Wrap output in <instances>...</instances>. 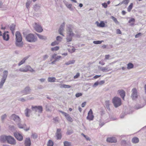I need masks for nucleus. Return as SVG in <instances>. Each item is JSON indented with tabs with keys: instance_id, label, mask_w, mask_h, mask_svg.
Here are the masks:
<instances>
[{
	"instance_id": "9d476101",
	"label": "nucleus",
	"mask_w": 146,
	"mask_h": 146,
	"mask_svg": "<svg viewBox=\"0 0 146 146\" xmlns=\"http://www.w3.org/2000/svg\"><path fill=\"white\" fill-rule=\"evenodd\" d=\"M60 111L65 116L68 121L71 122L73 121L72 118L69 116L68 114L61 111Z\"/></svg>"
},
{
	"instance_id": "338daca9",
	"label": "nucleus",
	"mask_w": 146,
	"mask_h": 146,
	"mask_svg": "<svg viewBox=\"0 0 146 146\" xmlns=\"http://www.w3.org/2000/svg\"><path fill=\"white\" fill-rule=\"evenodd\" d=\"M48 56L47 55H46L44 56L43 58L44 60H45L48 57Z\"/></svg>"
},
{
	"instance_id": "58836bf2",
	"label": "nucleus",
	"mask_w": 146,
	"mask_h": 146,
	"mask_svg": "<svg viewBox=\"0 0 146 146\" xmlns=\"http://www.w3.org/2000/svg\"><path fill=\"white\" fill-rule=\"evenodd\" d=\"M62 39V38L60 36H58L56 38V40L59 43L61 41Z\"/></svg>"
},
{
	"instance_id": "de8ad7c7",
	"label": "nucleus",
	"mask_w": 146,
	"mask_h": 146,
	"mask_svg": "<svg viewBox=\"0 0 146 146\" xmlns=\"http://www.w3.org/2000/svg\"><path fill=\"white\" fill-rule=\"evenodd\" d=\"M81 135H83L86 139L87 140H90V139L88 137H87L86 135H84L83 133H82Z\"/></svg>"
},
{
	"instance_id": "cd10ccee",
	"label": "nucleus",
	"mask_w": 146,
	"mask_h": 146,
	"mask_svg": "<svg viewBox=\"0 0 146 146\" xmlns=\"http://www.w3.org/2000/svg\"><path fill=\"white\" fill-rule=\"evenodd\" d=\"M28 58L27 57H25L23 59V60L19 63V66H20L25 62L26 60Z\"/></svg>"
},
{
	"instance_id": "09e8293b",
	"label": "nucleus",
	"mask_w": 146,
	"mask_h": 146,
	"mask_svg": "<svg viewBox=\"0 0 146 146\" xmlns=\"http://www.w3.org/2000/svg\"><path fill=\"white\" fill-rule=\"evenodd\" d=\"M82 95V94L81 93H77L76 94V97H78Z\"/></svg>"
},
{
	"instance_id": "79ce46f5",
	"label": "nucleus",
	"mask_w": 146,
	"mask_h": 146,
	"mask_svg": "<svg viewBox=\"0 0 146 146\" xmlns=\"http://www.w3.org/2000/svg\"><path fill=\"white\" fill-rule=\"evenodd\" d=\"M38 36V37L41 39H45L46 38V37L42 35H40L38 34H36Z\"/></svg>"
},
{
	"instance_id": "37998d69",
	"label": "nucleus",
	"mask_w": 146,
	"mask_h": 146,
	"mask_svg": "<svg viewBox=\"0 0 146 146\" xmlns=\"http://www.w3.org/2000/svg\"><path fill=\"white\" fill-rule=\"evenodd\" d=\"M66 7L70 10H72V5L71 4H66Z\"/></svg>"
},
{
	"instance_id": "bf43d9fd",
	"label": "nucleus",
	"mask_w": 146,
	"mask_h": 146,
	"mask_svg": "<svg viewBox=\"0 0 146 146\" xmlns=\"http://www.w3.org/2000/svg\"><path fill=\"white\" fill-rule=\"evenodd\" d=\"M86 102H84L83 103L81 104V106L82 107H84L86 105Z\"/></svg>"
},
{
	"instance_id": "5fc2aeb1",
	"label": "nucleus",
	"mask_w": 146,
	"mask_h": 146,
	"mask_svg": "<svg viewBox=\"0 0 146 146\" xmlns=\"http://www.w3.org/2000/svg\"><path fill=\"white\" fill-rule=\"evenodd\" d=\"M116 33L118 34H121V31L119 29H117L116 30Z\"/></svg>"
},
{
	"instance_id": "20e7f679",
	"label": "nucleus",
	"mask_w": 146,
	"mask_h": 146,
	"mask_svg": "<svg viewBox=\"0 0 146 146\" xmlns=\"http://www.w3.org/2000/svg\"><path fill=\"white\" fill-rule=\"evenodd\" d=\"M112 102L116 108L120 106L121 104V100L120 98L118 97H114L112 100Z\"/></svg>"
},
{
	"instance_id": "423d86ee",
	"label": "nucleus",
	"mask_w": 146,
	"mask_h": 146,
	"mask_svg": "<svg viewBox=\"0 0 146 146\" xmlns=\"http://www.w3.org/2000/svg\"><path fill=\"white\" fill-rule=\"evenodd\" d=\"M19 70L21 72H26L28 71H30L31 72H34V70L31 68L30 66H27L25 67V68H20Z\"/></svg>"
},
{
	"instance_id": "ddd939ff",
	"label": "nucleus",
	"mask_w": 146,
	"mask_h": 146,
	"mask_svg": "<svg viewBox=\"0 0 146 146\" xmlns=\"http://www.w3.org/2000/svg\"><path fill=\"white\" fill-rule=\"evenodd\" d=\"M32 109H35V110L36 111L37 110H38L40 112H42V106H32Z\"/></svg>"
},
{
	"instance_id": "864d4df0",
	"label": "nucleus",
	"mask_w": 146,
	"mask_h": 146,
	"mask_svg": "<svg viewBox=\"0 0 146 146\" xmlns=\"http://www.w3.org/2000/svg\"><path fill=\"white\" fill-rule=\"evenodd\" d=\"M57 54H53L52 56V58L54 59L55 60Z\"/></svg>"
},
{
	"instance_id": "bb28decb",
	"label": "nucleus",
	"mask_w": 146,
	"mask_h": 146,
	"mask_svg": "<svg viewBox=\"0 0 146 146\" xmlns=\"http://www.w3.org/2000/svg\"><path fill=\"white\" fill-rule=\"evenodd\" d=\"M56 80V78L54 77H50L48 78V82H54Z\"/></svg>"
},
{
	"instance_id": "2f4dec72",
	"label": "nucleus",
	"mask_w": 146,
	"mask_h": 146,
	"mask_svg": "<svg viewBox=\"0 0 146 146\" xmlns=\"http://www.w3.org/2000/svg\"><path fill=\"white\" fill-rule=\"evenodd\" d=\"M53 142L51 140H49L47 143V146H53Z\"/></svg>"
},
{
	"instance_id": "e433bc0d",
	"label": "nucleus",
	"mask_w": 146,
	"mask_h": 146,
	"mask_svg": "<svg viewBox=\"0 0 146 146\" xmlns=\"http://www.w3.org/2000/svg\"><path fill=\"white\" fill-rule=\"evenodd\" d=\"M104 40H101V41H93V42L94 44H101L103 42H104Z\"/></svg>"
},
{
	"instance_id": "c85d7f7f",
	"label": "nucleus",
	"mask_w": 146,
	"mask_h": 146,
	"mask_svg": "<svg viewBox=\"0 0 146 146\" xmlns=\"http://www.w3.org/2000/svg\"><path fill=\"white\" fill-rule=\"evenodd\" d=\"M15 25H11L10 27V29L13 35H14V31L15 30Z\"/></svg>"
},
{
	"instance_id": "3c124183",
	"label": "nucleus",
	"mask_w": 146,
	"mask_h": 146,
	"mask_svg": "<svg viewBox=\"0 0 146 146\" xmlns=\"http://www.w3.org/2000/svg\"><path fill=\"white\" fill-rule=\"evenodd\" d=\"M102 5L104 8H106L108 6L107 4L106 3H102Z\"/></svg>"
},
{
	"instance_id": "13d9d810",
	"label": "nucleus",
	"mask_w": 146,
	"mask_h": 146,
	"mask_svg": "<svg viewBox=\"0 0 146 146\" xmlns=\"http://www.w3.org/2000/svg\"><path fill=\"white\" fill-rule=\"evenodd\" d=\"M6 114H4L2 115L1 117V119L2 120H3L4 119L6 118Z\"/></svg>"
},
{
	"instance_id": "69168bd1",
	"label": "nucleus",
	"mask_w": 146,
	"mask_h": 146,
	"mask_svg": "<svg viewBox=\"0 0 146 146\" xmlns=\"http://www.w3.org/2000/svg\"><path fill=\"white\" fill-rule=\"evenodd\" d=\"M101 76V75H96L94 76V79H96L100 77Z\"/></svg>"
},
{
	"instance_id": "49530a36",
	"label": "nucleus",
	"mask_w": 146,
	"mask_h": 146,
	"mask_svg": "<svg viewBox=\"0 0 146 146\" xmlns=\"http://www.w3.org/2000/svg\"><path fill=\"white\" fill-rule=\"evenodd\" d=\"M80 76V74L79 73H77L76 75L74 76V79H76L77 78L79 77Z\"/></svg>"
},
{
	"instance_id": "c9c22d12",
	"label": "nucleus",
	"mask_w": 146,
	"mask_h": 146,
	"mask_svg": "<svg viewBox=\"0 0 146 146\" xmlns=\"http://www.w3.org/2000/svg\"><path fill=\"white\" fill-rule=\"evenodd\" d=\"M64 146H71L70 143L67 141H65L64 142Z\"/></svg>"
},
{
	"instance_id": "1a4fd4ad",
	"label": "nucleus",
	"mask_w": 146,
	"mask_h": 146,
	"mask_svg": "<svg viewBox=\"0 0 146 146\" xmlns=\"http://www.w3.org/2000/svg\"><path fill=\"white\" fill-rule=\"evenodd\" d=\"M94 118V115L93 114V112L91 109H90L88 113V116L87 117V119L90 121L92 120Z\"/></svg>"
},
{
	"instance_id": "b1692460",
	"label": "nucleus",
	"mask_w": 146,
	"mask_h": 146,
	"mask_svg": "<svg viewBox=\"0 0 146 146\" xmlns=\"http://www.w3.org/2000/svg\"><path fill=\"white\" fill-rule=\"evenodd\" d=\"M135 20L134 18H131L129 21V23L130 24L131 26H133L134 24V23L135 22Z\"/></svg>"
},
{
	"instance_id": "8fccbe9b",
	"label": "nucleus",
	"mask_w": 146,
	"mask_h": 146,
	"mask_svg": "<svg viewBox=\"0 0 146 146\" xmlns=\"http://www.w3.org/2000/svg\"><path fill=\"white\" fill-rule=\"evenodd\" d=\"M129 0H124L123 1V3L125 4H127L129 2Z\"/></svg>"
},
{
	"instance_id": "0eeeda50",
	"label": "nucleus",
	"mask_w": 146,
	"mask_h": 146,
	"mask_svg": "<svg viewBox=\"0 0 146 146\" xmlns=\"http://www.w3.org/2000/svg\"><path fill=\"white\" fill-rule=\"evenodd\" d=\"M34 27L35 29L37 32H41L43 31V29L41 25L36 23H35Z\"/></svg>"
},
{
	"instance_id": "4468645a",
	"label": "nucleus",
	"mask_w": 146,
	"mask_h": 146,
	"mask_svg": "<svg viewBox=\"0 0 146 146\" xmlns=\"http://www.w3.org/2000/svg\"><path fill=\"white\" fill-rule=\"evenodd\" d=\"M8 31L5 32L3 34V37L4 40L7 41L9 40V37Z\"/></svg>"
},
{
	"instance_id": "603ef678",
	"label": "nucleus",
	"mask_w": 146,
	"mask_h": 146,
	"mask_svg": "<svg viewBox=\"0 0 146 146\" xmlns=\"http://www.w3.org/2000/svg\"><path fill=\"white\" fill-rule=\"evenodd\" d=\"M99 64L103 66L105 64V63L103 60H102L99 62Z\"/></svg>"
},
{
	"instance_id": "2eb2a0df",
	"label": "nucleus",
	"mask_w": 146,
	"mask_h": 146,
	"mask_svg": "<svg viewBox=\"0 0 146 146\" xmlns=\"http://www.w3.org/2000/svg\"><path fill=\"white\" fill-rule=\"evenodd\" d=\"M64 23L60 26V28L58 30V32H59V34L60 35H62L63 36H64V35H63L62 33V32L64 30Z\"/></svg>"
},
{
	"instance_id": "72a5a7b5",
	"label": "nucleus",
	"mask_w": 146,
	"mask_h": 146,
	"mask_svg": "<svg viewBox=\"0 0 146 146\" xmlns=\"http://www.w3.org/2000/svg\"><path fill=\"white\" fill-rule=\"evenodd\" d=\"M59 49V47L58 46H56L52 48L51 49L52 51H56L58 50Z\"/></svg>"
},
{
	"instance_id": "0e129e2a",
	"label": "nucleus",
	"mask_w": 146,
	"mask_h": 146,
	"mask_svg": "<svg viewBox=\"0 0 146 146\" xmlns=\"http://www.w3.org/2000/svg\"><path fill=\"white\" fill-rule=\"evenodd\" d=\"M105 83V81L104 80H102L100 81L99 82V84L102 85Z\"/></svg>"
},
{
	"instance_id": "6e6552de",
	"label": "nucleus",
	"mask_w": 146,
	"mask_h": 146,
	"mask_svg": "<svg viewBox=\"0 0 146 146\" xmlns=\"http://www.w3.org/2000/svg\"><path fill=\"white\" fill-rule=\"evenodd\" d=\"M131 97L133 100H135L137 98V91L135 88H133L132 90Z\"/></svg>"
},
{
	"instance_id": "f3484780",
	"label": "nucleus",
	"mask_w": 146,
	"mask_h": 146,
	"mask_svg": "<svg viewBox=\"0 0 146 146\" xmlns=\"http://www.w3.org/2000/svg\"><path fill=\"white\" fill-rule=\"evenodd\" d=\"M121 96L123 100H124V97L125 96V92L123 90H120L118 91Z\"/></svg>"
},
{
	"instance_id": "393cba45",
	"label": "nucleus",
	"mask_w": 146,
	"mask_h": 146,
	"mask_svg": "<svg viewBox=\"0 0 146 146\" xmlns=\"http://www.w3.org/2000/svg\"><path fill=\"white\" fill-rule=\"evenodd\" d=\"M133 65L131 63H129L127 64V68L128 69H130L133 68Z\"/></svg>"
},
{
	"instance_id": "4d7b16f0",
	"label": "nucleus",
	"mask_w": 146,
	"mask_h": 146,
	"mask_svg": "<svg viewBox=\"0 0 146 146\" xmlns=\"http://www.w3.org/2000/svg\"><path fill=\"white\" fill-rule=\"evenodd\" d=\"M61 58V56H57L56 57L55 60H57Z\"/></svg>"
},
{
	"instance_id": "f257e3e1",
	"label": "nucleus",
	"mask_w": 146,
	"mask_h": 146,
	"mask_svg": "<svg viewBox=\"0 0 146 146\" xmlns=\"http://www.w3.org/2000/svg\"><path fill=\"white\" fill-rule=\"evenodd\" d=\"M0 141L3 142L7 141L8 143L13 145L16 143V141L15 139L10 136H1L0 137Z\"/></svg>"
},
{
	"instance_id": "6e6d98bb",
	"label": "nucleus",
	"mask_w": 146,
	"mask_h": 146,
	"mask_svg": "<svg viewBox=\"0 0 146 146\" xmlns=\"http://www.w3.org/2000/svg\"><path fill=\"white\" fill-rule=\"evenodd\" d=\"M110 55H106L105 56V59L107 60L109 58H110Z\"/></svg>"
},
{
	"instance_id": "f704fd0d",
	"label": "nucleus",
	"mask_w": 146,
	"mask_h": 146,
	"mask_svg": "<svg viewBox=\"0 0 146 146\" xmlns=\"http://www.w3.org/2000/svg\"><path fill=\"white\" fill-rule=\"evenodd\" d=\"M133 7V4L132 3H131L130 5L128 6L127 8V11L128 12H130L132 8Z\"/></svg>"
},
{
	"instance_id": "ea45409f",
	"label": "nucleus",
	"mask_w": 146,
	"mask_h": 146,
	"mask_svg": "<svg viewBox=\"0 0 146 146\" xmlns=\"http://www.w3.org/2000/svg\"><path fill=\"white\" fill-rule=\"evenodd\" d=\"M31 3V1H29L27 2L26 3V7L28 9L29 8V7Z\"/></svg>"
},
{
	"instance_id": "a18cd8bd",
	"label": "nucleus",
	"mask_w": 146,
	"mask_h": 146,
	"mask_svg": "<svg viewBox=\"0 0 146 146\" xmlns=\"http://www.w3.org/2000/svg\"><path fill=\"white\" fill-rule=\"evenodd\" d=\"M59 44V42L56 41H55L52 42L51 44V46H54L58 44Z\"/></svg>"
},
{
	"instance_id": "412c9836",
	"label": "nucleus",
	"mask_w": 146,
	"mask_h": 146,
	"mask_svg": "<svg viewBox=\"0 0 146 146\" xmlns=\"http://www.w3.org/2000/svg\"><path fill=\"white\" fill-rule=\"evenodd\" d=\"M18 127L19 128H21V129L24 128V129L26 131L28 130L29 129V127L28 128H25V127L26 126V125L25 124L22 125L21 123H19L18 124Z\"/></svg>"
},
{
	"instance_id": "7c9ffc66",
	"label": "nucleus",
	"mask_w": 146,
	"mask_h": 146,
	"mask_svg": "<svg viewBox=\"0 0 146 146\" xmlns=\"http://www.w3.org/2000/svg\"><path fill=\"white\" fill-rule=\"evenodd\" d=\"M30 112V110L28 108L26 109L25 110V113L26 116L29 117V113Z\"/></svg>"
},
{
	"instance_id": "774afa93",
	"label": "nucleus",
	"mask_w": 146,
	"mask_h": 146,
	"mask_svg": "<svg viewBox=\"0 0 146 146\" xmlns=\"http://www.w3.org/2000/svg\"><path fill=\"white\" fill-rule=\"evenodd\" d=\"M102 47L103 48L105 49L106 48V46L105 45H103L102 46Z\"/></svg>"
},
{
	"instance_id": "f03ea898",
	"label": "nucleus",
	"mask_w": 146,
	"mask_h": 146,
	"mask_svg": "<svg viewBox=\"0 0 146 146\" xmlns=\"http://www.w3.org/2000/svg\"><path fill=\"white\" fill-rule=\"evenodd\" d=\"M15 36L16 45L19 47L22 46L23 43L22 42V38L20 33L19 31H17L15 33Z\"/></svg>"
},
{
	"instance_id": "680f3d73",
	"label": "nucleus",
	"mask_w": 146,
	"mask_h": 146,
	"mask_svg": "<svg viewBox=\"0 0 146 146\" xmlns=\"http://www.w3.org/2000/svg\"><path fill=\"white\" fill-rule=\"evenodd\" d=\"M99 84V82H96L94 84V86H96L98 85Z\"/></svg>"
},
{
	"instance_id": "e2e57ef3",
	"label": "nucleus",
	"mask_w": 146,
	"mask_h": 146,
	"mask_svg": "<svg viewBox=\"0 0 146 146\" xmlns=\"http://www.w3.org/2000/svg\"><path fill=\"white\" fill-rule=\"evenodd\" d=\"M73 133V131L72 130L70 131H68L67 132V134L68 135H70L72 133Z\"/></svg>"
},
{
	"instance_id": "c03bdc74",
	"label": "nucleus",
	"mask_w": 146,
	"mask_h": 146,
	"mask_svg": "<svg viewBox=\"0 0 146 146\" xmlns=\"http://www.w3.org/2000/svg\"><path fill=\"white\" fill-rule=\"evenodd\" d=\"M111 18L113 20V21L115 23H118V22L117 21V19L115 18L113 16H112L111 17Z\"/></svg>"
},
{
	"instance_id": "6ab92c4d",
	"label": "nucleus",
	"mask_w": 146,
	"mask_h": 146,
	"mask_svg": "<svg viewBox=\"0 0 146 146\" xmlns=\"http://www.w3.org/2000/svg\"><path fill=\"white\" fill-rule=\"evenodd\" d=\"M96 24L98 27H105V24L104 22L102 21H100V23H99V22L98 21H96Z\"/></svg>"
},
{
	"instance_id": "052dcab7",
	"label": "nucleus",
	"mask_w": 146,
	"mask_h": 146,
	"mask_svg": "<svg viewBox=\"0 0 146 146\" xmlns=\"http://www.w3.org/2000/svg\"><path fill=\"white\" fill-rule=\"evenodd\" d=\"M141 33H139L137 34V35H135V37L136 38H137L138 37H139V36H141Z\"/></svg>"
},
{
	"instance_id": "a19ab883",
	"label": "nucleus",
	"mask_w": 146,
	"mask_h": 146,
	"mask_svg": "<svg viewBox=\"0 0 146 146\" xmlns=\"http://www.w3.org/2000/svg\"><path fill=\"white\" fill-rule=\"evenodd\" d=\"M74 62H75V60H72L71 61H69L68 62H66L65 63V64H66V65H69L70 64H73Z\"/></svg>"
},
{
	"instance_id": "aec40b11",
	"label": "nucleus",
	"mask_w": 146,
	"mask_h": 146,
	"mask_svg": "<svg viewBox=\"0 0 146 146\" xmlns=\"http://www.w3.org/2000/svg\"><path fill=\"white\" fill-rule=\"evenodd\" d=\"M30 90V88L29 87H26L25 89L24 90L21 92L23 95H25L28 94V92Z\"/></svg>"
},
{
	"instance_id": "39448f33",
	"label": "nucleus",
	"mask_w": 146,
	"mask_h": 146,
	"mask_svg": "<svg viewBox=\"0 0 146 146\" xmlns=\"http://www.w3.org/2000/svg\"><path fill=\"white\" fill-rule=\"evenodd\" d=\"M27 40L29 42H34L37 40V38L32 34H29L26 36Z\"/></svg>"
},
{
	"instance_id": "5701e85b",
	"label": "nucleus",
	"mask_w": 146,
	"mask_h": 146,
	"mask_svg": "<svg viewBox=\"0 0 146 146\" xmlns=\"http://www.w3.org/2000/svg\"><path fill=\"white\" fill-rule=\"evenodd\" d=\"M11 118L14 121H16L17 119L19 120L20 119L19 117L14 114L12 115L11 116Z\"/></svg>"
},
{
	"instance_id": "9b49d317",
	"label": "nucleus",
	"mask_w": 146,
	"mask_h": 146,
	"mask_svg": "<svg viewBox=\"0 0 146 146\" xmlns=\"http://www.w3.org/2000/svg\"><path fill=\"white\" fill-rule=\"evenodd\" d=\"M14 135L18 140L19 141H21L23 140V136L19 133L17 132L15 133H14Z\"/></svg>"
},
{
	"instance_id": "a878e982",
	"label": "nucleus",
	"mask_w": 146,
	"mask_h": 146,
	"mask_svg": "<svg viewBox=\"0 0 146 146\" xmlns=\"http://www.w3.org/2000/svg\"><path fill=\"white\" fill-rule=\"evenodd\" d=\"M139 140L138 138L134 137L133 138L132 140V141L134 143H137L139 142Z\"/></svg>"
},
{
	"instance_id": "a211bd4d",
	"label": "nucleus",
	"mask_w": 146,
	"mask_h": 146,
	"mask_svg": "<svg viewBox=\"0 0 146 146\" xmlns=\"http://www.w3.org/2000/svg\"><path fill=\"white\" fill-rule=\"evenodd\" d=\"M25 146H30L31 145V141L29 138H27L25 140Z\"/></svg>"
},
{
	"instance_id": "dca6fc26",
	"label": "nucleus",
	"mask_w": 146,
	"mask_h": 146,
	"mask_svg": "<svg viewBox=\"0 0 146 146\" xmlns=\"http://www.w3.org/2000/svg\"><path fill=\"white\" fill-rule=\"evenodd\" d=\"M61 131V129H57L56 136L57 139H60L61 138L62 135L60 132Z\"/></svg>"
},
{
	"instance_id": "4c0bfd02",
	"label": "nucleus",
	"mask_w": 146,
	"mask_h": 146,
	"mask_svg": "<svg viewBox=\"0 0 146 146\" xmlns=\"http://www.w3.org/2000/svg\"><path fill=\"white\" fill-rule=\"evenodd\" d=\"M71 87V86L67 85L64 84H62L61 87V88H70Z\"/></svg>"
},
{
	"instance_id": "f8f14e48",
	"label": "nucleus",
	"mask_w": 146,
	"mask_h": 146,
	"mask_svg": "<svg viewBox=\"0 0 146 146\" xmlns=\"http://www.w3.org/2000/svg\"><path fill=\"white\" fill-rule=\"evenodd\" d=\"M107 141L109 143H116L117 142V140L115 137H110L107 138Z\"/></svg>"
},
{
	"instance_id": "7ed1b4c3",
	"label": "nucleus",
	"mask_w": 146,
	"mask_h": 146,
	"mask_svg": "<svg viewBox=\"0 0 146 146\" xmlns=\"http://www.w3.org/2000/svg\"><path fill=\"white\" fill-rule=\"evenodd\" d=\"M67 36L66 38L67 41L68 42L71 41L73 36L74 35V34L73 33L72 29L70 27H68L67 29Z\"/></svg>"
},
{
	"instance_id": "473e14b6",
	"label": "nucleus",
	"mask_w": 146,
	"mask_h": 146,
	"mask_svg": "<svg viewBox=\"0 0 146 146\" xmlns=\"http://www.w3.org/2000/svg\"><path fill=\"white\" fill-rule=\"evenodd\" d=\"M8 74V72L7 71L5 70L3 72V78L6 79Z\"/></svg>"
},
{
	"instance_id": "c756f323",
	"label": "nucleus",
	"mask_w": 146,
	"mask_h": 146,
	"mask_svg": "<svg viewBox=\"0 0 146 146\" xmlns=\"http://www.w3.org/2000/svg\"><path fill=\"white\" fill-rule=\"evenodd\" d=\"M5 80L6 79L2 78L0 82V88H1L2 87Z\"/></svg>"
},
{
	"instance_id": "4be33fe9",
	"label": "nucleus",
	"mask_w": 146,
	"mask_h": 146,
	"mask_svg": "<svg viewBox=\"0 0 146 146\" xmlns=\"http://www.w3.org/2000/svg\"><path fill=\"white\" fill-rule=\"evenodd\" d=\"M111 70V69H110V68L108 67L107 66L106 67H102L101 68V70L103 72L108 71Z\"/></svg>"
}]
</instances>
